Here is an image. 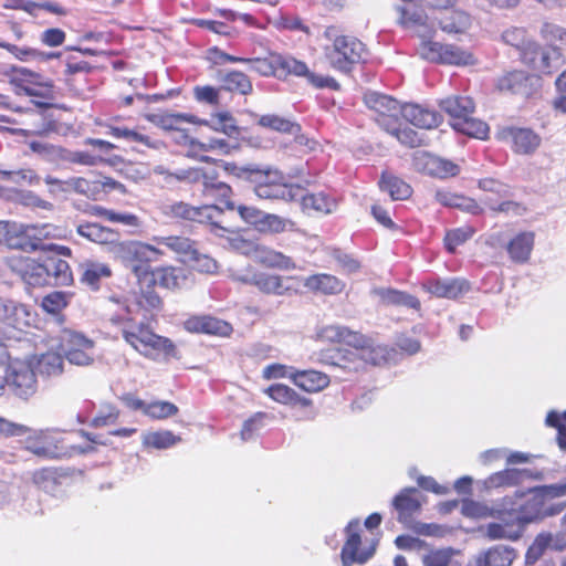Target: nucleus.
<instances>
[{
  "label": "nucleus",
  "instance_id": "13",
  "mask_svg": "<svg viewBox=\"0 0 566 566\" xmlns=\"http://www.w3.org/2000/svg\"><path fill=\"white\" fill-rule=\"evenodd\" d=\"M521 57L533 70L543 74H551L559 67L562 53L556 46L542 49L535 42H530L523 50Z\"/></svg>",
  "mask_w": 566,
  "mask_h": 566
},
{
  "label": "nucleus",
  "instance_id": "22",
  "mask_svg": "<svg viewBox=\"0 0 566 566\" xmlns=\"http://www.w3.org/2000/svg\"><path fill=\"white\" fill-rule=\"evenodd\" d=\"M462 514L471 518L501 517L506 512L512 511V502L509 496H504L489 505L483 502L467 500L462 503Z\"/></svg>",
  "mask_w": 566,
  "mask_h": 566
},
{
  "label": "nucleus",
  "instance_id": "20",
  "mask_svg": "<svg viewBox=\"0 0 566 566\" xmlns=\"http://www.w3.org/2000/svg\"><path fill=\"white\" fill-rule=\"evenodd\" d=\"M499 136L502 140L510 142L517 154H532L541 145V137L530 128L505 127Z\"/></svg>",
  "mask_w": 566,
  "mask_h": 566
},
{
  "label": "nucleus",
  "instance_id": "16",
  "mask_svg": "<svg viewBox=\"0 0 566 566\" xmlns=\"http://www.w3.org/2000/svg\"><path fill=\"white\" fill-rule=\"evenodd\" d=\"M12 230L15 242L23 243L22 247H15L17 249L35 251L43 248L42 241L52 234L53 227L48 223L38 226L13 222Z\"/></svg>",
  "mask_w": 566,
  "mask_h": 566
},
{
  "label": "nucleus",
  "instance_id": "1",
  "mask_svg": "<svg viewBox=\"0 0 566 566\" xmlns=\"http://www.w3.org/2000/svg\"><path fill=\"white\" fill-rule=\"evenodd\" d=\"M566 495V476L557 483L543 484L531 488L526 493L515 492L507 495L512 502L514 515L525 528L527 524L541 522L547 517L558 515L566 507V502H554Z\"/></svg>",
  "mask_w": 566,
  "mask_h": 566
},
{
  "label": "nucleus",
  "instance_id": "56",
  "mask_svg": "<svg viewBox=\"0 0 566 566\" xmlns=\"http://www.w3.org/2000/svg\"><path fill=\"white\" fill-rule=\"evenodd\" d=\"M440 27L448 33H462L470 25V17L462 11H451L440 19Z\"/></svg>",
  "mask_w": 566,
  "mask_h": 566
},
{
  "label": "nucleus",
  "instance_id": "23",
  "mask_svg": "<svg viewBox=\"0 0 566 566\" xmlns=\"http://www.w3.org/2000/svg\"><path fill=\"white\" fill-rule=\"evenodd\" d=\"M76 232L91 242L106 245L112 254H114V245H116L120 239L117 231L98 223H81L76 227Z\"/></svg>",
  "mask_w": 566,
  "mask_h": 566
},
{
  "label": "nucleus",
  "instance_id": "39",
  "mask_svg": "<svg viewBox=\"0 0 566 566\" xmlns=\"http://www.w3.org/2000/svg\"><path fill=\"white\" fill-rule=\"evenodd\" d=\"M323 365L339 368L345 374L356 373L360 369V364L353 359V350L331 349L323 352L319 357Z\"/></svg>",
  "mask_w": 566,
  "mask_h": 566
},
{
  "label": "nucleus",
  "instance_id": "24",
  "mask_svg": "<svg viewBox=\"0 0 566 566\" xmlns=\"http://www.w3.org/2000/svg\"><path fill=\"white\" fill-rule=\"evenodd\" d=\"M201 174L198 178V182L202 184V193L205 197H210L219 200H224L226 208L228 210H234L235 206L228 199L232 195V189L226 182L217 180V174L214 171H206L199 168Z\"/></svg>",
  "mask_w": 566,
  "mask_h": 566
},
{
  "label": "nucleus",
  "instance_id": "50",
  "mask_svg": "<svg viewBox=\"0 0 566 566\" xmlns=\"http://www.w3.org/2000/svg\"><path fill=\"white\" fill-rule=\"evenodd\" d=\"M258 125L279 133L297 134L301 130L298 124L275 114L258 116Z\"/></svg>",
  "mask_w": 566,
  "mask_h": 566
},
{
  "label": "nucleus",
  "instance_id": "2",
  "mask_svg": "<svg viewBox=\"0 0 566 566\" xmlns=\"http://www.w3.org/2000/svg\"><path fill=\"white\" fill-rule=\"evenodd\" d=\"M136 318L130 305H120L106 315L107 322L120 332L125 342L145 357L176 356V347L170 339L155 334L146 323Z\"/></svg>",
  "mask_w": 566,
  "mask_h": 566
},
{
  "label": "nucleus",
  "instance_id": "60",
  "mask_svg": "<svg viewBox=\"0 0 566 566\" xmlns=\"http://www.w3.org/2000/svg\"><path fill=\"white\" fill-rule=\"evenodd\" d=\"M260 226L263 231L282 233L284 231L292 230L294 228V222L277 214L263 213Z\"/></svg>",
  "mask_w": 566,
  "mask_h": 566
},
{
  "label": "nucleus",
  "instance_id": "63",
  "mask_svg": "<svg viewBox=\"0 0 566 566\" xmlns=\"http://www.w3.org/2000/svg\"><path fill=\"white\" fill-rule=\"evenodd\" d=\"M30 148L49 161L63 160L64 148L43 142H31Z\"/></svg>",
  "mask_w": 566,
  "mask_h": 566
},
{
  "label": "nucleus",
  "instance_id": "15",
  "mask_svg": "<svg viewBox=\"0 0 566 566\" xmlns=\"http://www.w3.org/2000/svg\"><path fill=\"white\" fill-rule=\"evenodd\" d=\"M8 264L29 285L41 286L50 283L44 263L23 255H12L8 259Z\"/></svg>",
  "mask_w": 566,
  "mask_h": 566
},
{
  "label": "nucleus",
  "instance_id": "18",
  "mask_svg": "<svg viewBox=\"0 0 566 566\" xmlns=\"http://www.w3.org/2000/svg\"><path fill=\"white\" fill-rule=\"evenodd\" d=\"M32 322L29 308L13 300L0 297V323L17 331H23Z\"/></svg>",
  "mask_w": 566,
  "mask_h": 566
},
{
  "label": "nucleus",
  "instance_id": "11",
  "mask_svg": "<svg viewBox=\"0 0 566 566\" xmlns=\"http://www.w3.org/2000/svg\"><path fill=\"white\" fill-rule=\"evenodd\" d=\"M8 387L20 398H28L36 391V378L31 365L13 359L7 367Z\"/></svg>",
  "mask_w": 566,
  "mask_h": 566
},
{
  "label": "nucleus",
  "instance_id": "37",
  "mask_svg": "<svg viewBox=\"0 0 566 566\" xmlns=\"http://www.w3.org/2000/svg\"><path fill=\"white\" fill-rule=\"evenodd\" d=\"M292 277H283L277 274L259 272L254 277V286L264 294L283 296L291 293L292 289L286 285V281Z\"/></svg>",
  "mask_w": 566,
  "mask_h": 566
},
{
  "label": "nucleus",
  "instance_id": "55",
  "mask_svg": "<svg viewBox=\"0 0 566 566\" xmlns=\"http://www.w3.org/2000/svg\"><path fill=\"white\" fill-rule=\"evenodd\" d=\"M114 306L119 308L120 305H130L134 310V315H138L142 310L150 311L159 308L161 305V300L159 295H157L154 291L147 290L140 294V296L136 297L134 302L128 303H119L117 301H111Z\"/></svg>",
  "mask_w": 566,
  "mask_h": 566
},
{
  "label": "nucleus",
  "instance_id": "57",
  "mask_svg": "<svg viewBox=\"0 0 566 566\" xmlns=\"http://www.w3.org/2000/svg\"><path fill=\"white\" fill-rule=\"evenodd\" d=\"M386 132L394 135L402 145L411 148L419 147L424 144V139L421 134H418L409 127L401 128L399 120L395 122L392 127L387 128Z\"/></svg>",
  "mask_w": 566,
  "mask_h": 566
},
{
  "label": "nucleus",
  "instance_id": "48",
  "mask_svg": "<svg viewBox=\"0 0 566 566\" xmlns=\"http://www.w3.org/2000/svg\"><path fill=\"white\" fill-rule=\"evenodd\" d=\"M82 271V281L87 285L96 289L99 280L111 276V269L105 263L95 261H85L80 265Z\"/></svg>",
  "mask_w": 566,
  "mask_h": 566
},
{
  "label": "nucleus",
  "instance_id": "36",
  "mask_svg": "<svg viewBox=\"0 0 566 566\" xmlns=\"http://www.w3.org/2000/svg\"><path fill=\"white\" fill-rule=\"evenodd\" d=\"M316 336L324 342L346 343L349 346L363 344V335L342 325L323 326L317 331Z\"/></svg>",
  "mask_w": 566,
  "mask_h": 566
},
{
  "label": "nucleus",
  "instance_id": "33",
  "mask_svg": "<svg viewBox=\"0 0 566 566\" xmlns=\"http://www.w3.org/2000/svg\"><path fill=\"white\" fill-rule=\"evenodd\" d=\"M417 494L418 491L416 489L407 488L395 496L392 504L398 512L399 522L409 523L412 515L420 510L421 503Z\"/></svg>",
  "mask_w": 566,
  "mask_h": 566
},
{
  "label": "nucleus",
  "instance_id": "49",
  "mask_svg": "<svg viewBox=\"0 0 566 566\" xmlns=\"http://www.w3.org/2000/svg\"><path fill=\"white\" fill-rule=\"evenodd\" d=\"M154 241L158 245H164L178 254L195 258V255L197 253V250L195 248V242L185 237H178V235L155 237Z\"/></svg>",
  "mask_w": 566,
  "mask_h": 566
},
{
  "label": "nucleus",
  "instance_id": "5",
  "mask_svg": "<svg viewBox=\"0 0 566 566\" xmlns=\"http://www.w3.org/2000/svg\"><path fill=\"white\" fill-rule=\"evenodd\" d=\"M164 252L151 244L144 243L137 240L118 241L114 245L113 256L119 260L125 266L133 270V272L140 276L148 272V265L153 262H158Z\"/></svg>",
  "mask_w": 566,
  "mask_h": 566
},
{
  "label": "nucleus",
  "instance_id": "64",
  "mask_svg": "<svg viewBox=\"0 0 566 566\" xmlns=\"http://www.w3.org/2000/svg\"><path fill=\"white\" fill-rule=\"evenodd\" d=\"M546 424L557 429V443L563 451H566V411L563 415L556 411L548 412Z\"/></svg>",
  "mask_w": 566,
  "mask_h": 566
},
{
  "label": "nucleus",
  "instance_id": "21",
  "mask_svg": "<svg viewBox=\"0 0 566 566\" xmlns=\"http://www.w3.org/2000/svg\"><path fill=\"white\" fill-rule=\"evenodd\" d=\"M415 165L418 170L442 179L454 177L460 172L457 164L429 153H418L415 157Z\"/></svg>",
  "mask_w": 566,
  "mask_h": 566
},
{
  "label": "nucleus",
  "instance_id": "25",
  "mask_svg": "<svg viewBox=\"0 0 566 566\" xmlns=\"http://www.w3.org/2000/svg\"><path fill=\"white\" fill-rule=\"evenodd\" d=\"M547 548L559 552L564 551L566 548V533L560 531L555 534H538L526 552V560L528 563L536 562Z\"/></svg>",
  "mask_w": 566,
  "mask_h": 566
},
{
  "label": "nucleus",
  "instance_id": "52",
  "mask_svg": "<svg viewBox=\"0 0 566 566\" xmlns=\"http://www.w3.org/2000/svg\"><path fill=\"white\" fill-rule=\"evenodd\" d=\"M181 441L179 436H175L171 431H151L143 434V444L147 448L168 449Z\"/></svg>",
  "mask_w": 566,
  "mask_h": 566
},
{
  "label": "nucleus",
  "instance_id": "44",
  "mask_svg": "<svg viewBox=\"0 0 566 566\" xmlns=\"http://www.w3.org/2000/svg\"><path fill=\"white\" fill-rule=\"evenodd\" d=\"M109 134L116 138H124L128 142H135L145 145L148 148L160 150L165 148V143L153 138L151 136L142 134L137 129H129L127 127L111 126Z\"/></svg>",
  "mask_w": 566,
  "mask_h": 566
},
{
  "label": "nucleus",
  "instance_id": "53",
  "mask_svg": "<svg viewBox=\"0 0 566 566\" xmlns=\"http://www.w3.org/2000/svg\"><path fill=\"white\" fill-rule=\"evenodd\" d=\"M0 48L6 49L17 59L24 62L36 60H50L60 56V53H45L35 49L18 46L2 41H0Z\"/></svg>",
  "mask_w": 566,
  "mask_h": 566
},
{
  "label": "nucleus",
  "instance_id": "34",
  "mask_svg": "<svg viewBox=\"0 0 566 566\" xmlns=\"http://www.w3.org/2000/svg\"><path fill=\"white\" fill-rule=\"evenodd\" d=\"M526 476L525 470L505 469L495 472L481 481L483 490L491 491L493 489L511 488L521 484Z\"/></svg>",
  "mask_w": 566,
  "mask_h": 566
},
{
  "label": "nucleus",
  "instance_id": "42",
  "mask_svg": "<svg viewBox=\"0 0 566 566\" xmlns=\"http://www.w3.org/2000/svg\"><path fill=\"white\" fill-rule=\"evenodd\" d=\"M534 245V233L522 232L514 237L507 244V253L512 261L524 263L530 259Z\"/></svg>",
  "mask_w": 566,
  "mask_h": 566
},
{
  "label": "nucleus",
  "instance_id": "7",
  "mask_svg": "<svg viewBox=\"0 0 566 566\" xmlns=\"http://www.w3.org/2000/svg\"><path fill=\"white\" fill-rule=\"evenodd\" d=\"M159 209L168 219L209 222L213 226H219L218 218L222 214V209L216 205L195 207L184 201H166Z\"/></svg>",
  "mask_w": 566,
  "mask_h": 566
},
{
  "label": "nucleus",
  "instance_id": "35",
  "mask_svg": "<svg viewBox=\"0 0 566 566\" xmlns=\"http://www.w3.org/2000/svg\"><path fill=\"white\" fill-rule=\"evenodd\" d=\"M352 346L354 347L353 359L360 364V368H363L364 364L379 365L387 359V348L369 343L364 336L363 344Z\"/></svg>",
  "mask_w": 566,
  "mask_h": 566
},
{
  "label": "nucleus",
  "instance_id": "43",
  "mask_svg": "<svg viewBox=\"0 0 566 566\" xmlns=\"http://www.w3.org/2000/svg\"><path fill=\"white\" fill-rule=\"evenodd\" d=\"M27 443V449L38 457L56 459L65 454L46 432H40L35 439H29Z\"/></svg>",
  "mask_w": 566,
  "mask_h": 566
},
{
  "label": "nucleus",
  "instance_id": "31",
  "mask_svg": "<svg viewBox=\"0 0 566 566\" xmlns=\"http://www.w3.org/2000/svg\"><path fill=\"white\" fill-rule=\"evenodd\" d=\"M516 558L514 548L505 545H494L475 557L476 566H511Z\"/></svg>",
  "mask_w": 566,
  "mask_h": 566
},
{
  "label": "nucleus",
  "instance_id": "4",
  "mask_svg": "<svg viewBox=\"0 0 566 566\" xmlns=\"http://www.w3.org/2000/svg\"><path fill=\"white\" fill-rule=\"evenodd\" d=\"M323 35L329 42L323 51L332 69L347 74L355 65L367 61L368 50L358 38L345 34L333 25L327 27Z\"/></svg>",
  "mask_w": 566,
  "mask_h": 566
},
{
  "label": "nucleus",
  "instance_id": "3",
  "mask_svg": "<svg viewBox=\"0 0 566 566\" xmlns=\"http://www.w3.org/2000/svg\"><path fill=\"white\" fill-rule=\"evenodd\" d=\"M244 63H249L251 70L262 76L282 78L294 75L306 78L307 83L316 88L329 87L337 90L339 87L335 78L312 72L305 62L296 60L292 55L272 52L265 57L245 59Z\"/></svg>",
  "mask_w": 566,
  "mask_h": 566
},
{
  "label": "nucleus",
  "instance_id": "47",
  "mask_svg": "<svg viewBox=\"0 0 566 566\" xmlns=\"http://www.w3.org/2000/svg\"><path fill=\"white\" fill-rule=\"evenodd\" d=\"M273 400L283 405H301L310 406L311 400L298 396L292 388L286 385L275 384L264 390Z\"/></svg>",
  "mask_w": 566,
  "mask_h": 566
},
{
  "label": "nucleus",
  "instance_id": "10",
  "mask_svg": "<svg viewBox=\"0 0 566 566\" xmlns=\"http://www.w3.org/2000/svg\"><path fill=\"white\" fill-rule=\"evenodd\" d=\"M366 106L376 113L375 120L382 128L392 127L402 116V106L388 95L378 92H367L364 95Z\"/></svg>",
  "mask_w": 566,
  "mask_h": 566
},
{
  "label": "nucleus",
  "instance_id": "8",
  "mask_svg": "<svg viewBox=\"0 0 566 566\" xmlns=\"http://www.w3.org/2000/svg\"><path fill=\"white\" fill-rule=\"evenodd\" d=\"M233 242L235 249L240 250L243 254L250 256L253 261L265 268L277 269L281 271H292L297 269V265L292 258L283 254L282 252L243 239H234Z\"/></svg>",
  "mask_w": 566,
  "mask_h": 566
},
{
  "label": "nucleus",
  "instance_id": "32",
  "mask_svg": "<svg viewBox=\"0 0 566 566\" xmlns=\"http://www.w3.org/2000/svg\"><path fill=\"white\" fill-rule=\"evenodd\" d=\"M297 200L301 201L302 209L307 212L315 211L328 214L334 212L337 208V200L335 198H332L324 192L306 193L301 186Z\"/></svg>",
  "mask_w": 566,
  "mask_h": 566
},
{
  "label": "nucleus",
  "instance_id": "9",
  "mask_svg": "<svg viewBox=\"0 0 566 566\" xmlns=\"http://www.w3.org/2000/svg\"><path fill=\"white\" fill-rule=\"evenodd\" d=\"M94 342L83 334L64 331L61 337V348L65 358L72 365L90 366L94 361Z\"/></svg>",
  "mask_w": 566,
  "mask_h": 566
},
{
  "label": "nucleus",
  "instance_id": "14",
  "mask_svg": "<svg viewBox=\"0 0 566 566\" xmlns=\"http://www.w3.org/2000/svg\"><path fill=\"white\" fill-rule=\"evenodd\" d=\"M541 78L523 71H513L502 75L496 86L502 92H510L523 97L533 96L541 88Z\"/></svg>",
  "mask_w": 566,
  "mask_h": 566
},
{
  "label": "nucleus",
  "instance_id": "51",
  "mask_svg": "<svg viewBox=\"0 0 566 566\" xmlns=\"http://www.w3.org/2000/svg\"><path fill=\"white\" fill-rule=\"evenodd\" d=\"M452 127L462 134L479 139H485L489 134L488 124L474 118L472 115L465 116L461 120H457L452 124Z\"/></svg>",
  "mask_w": 566,
  "mask_h": 566
},
{
  "label": "nucleus",
  "instance_id": "12",
  "mask_svg": "<svg viewBox=\"0 0 566 566\" xmlns=\"http://www.w3.org/2000/svg\"><path fill=\"white\" fill-rule=\"evenodd\" d=\"M420 54L431 62H439L451 65H470L474 63L473 55L452 44L439 42H423Z\"/></svg>",
  "mask_w": 566,
  "mask_h": 566
},
{
  "label": "nucleus",
  "instance_id": "45",
  "mask_svg": "<svg viewBox=\"0 0 566 566\" xmlns=\"http://www.w3.org/2000/svg\"><path fill=\"white\" fill-rule=\"evenodd\" d=\"M379 186L392 200H406L412 193V189L407 182L388 172L382 174Z\"/></svg>",
  "mask_w": 566,
  "mask_h": 566
},
{
  "label": "nucleus",
  "instance_id": "54",
  "mask_svg": "<svg viewBox=\"0 0 566 566\" xmlns=\"http://www.w3.org/2000/svg\"><path fill=\"white\" fill-rule=\"evenodd\" d=\"M147 119L155 124L156 126L174 132L177 127L184 123H197L195 116L188 114H150L147 116Z\"/></svg>",
  "mask_w": 566,
  "mask_h": 566
},
{
  "label": "nucleus",
  "instance_id": "58",
  "mask_svg": "<svg viewBox=\"0 0 566 566\" xmlns=\"http://www.w3.org/2000/svg\"><path fill=\"white\" fill-rule=\"evenodd\" d=\"M63 365V357L57 353H45L38 359L39 373L46 376H57L62 374Z\"/></svg>",
  "mask_w": 566,
  "mask_h": 566
},
{
  "label": "nucleus",
  "instance_id": "46",
  "mask_svg": "<svg viewBox=\"0 0 566 566\" xmlns=\"http://www.w3.org/2000/svg\"><path fill=\"white\" fill-rule=\"evenodd\" d=\"M48 281L54 280L55 284L67 285L72 282V272L69 263L59 256H50L44 260Z\"/></svg>",
  "mask_w": 566,
  "mask_h": 566
},
{
  "label": "nucleus",
  "instance_id": "61",
  "mask_svg": "<svg viewBox=\"0 0 566 566\" xmlns=\"http://www.w3.org/2000/svg\"><path fill=\"white\" fill-rule=\"evenodd\" d=\"M70 295L65 292L54 291L42 298V308L50 314H57L69 304Z\"/></svg>",
  "mask_w": 566,
  "mask_h": 566
},
{
  "label": "nucleus",
  "instance_id": "26",
  "mask_svg": "<svg viewBox=\"0 0 566 566\" xmlns=\"http://www.w3.org/2000/svg\"><path fill=\"white\" fill-rule=\"evenodd\" d=\"M424 289L437 297L454 300L470 290V283L464 279H437L428 281Z\"/></svg>",
  "mask_w": 566,
  "mask_h": 566
},
{
  "label": "nucleus",
  "instance_id": "40",
  "mask_svg": "<svg viewBox=\"0 0 566 566\" xmlns=\"http://www.w3.org/2000/svg\"><path fill=\"white\" fill-rule=\"evenodd\" d=\"M440 107L451 117V125L474 113V103L468 96H451L440 102Z\"/></svg>",
  "mask_w": 566,
  "mask_h": 566
},
{
  "label": "nucleus",
  "instance_id": "28",
  "mask_svg": "<svg viewBox=\"0 0 566 566\" xmlns=\"http://www.w3.org/2000/svg\"><path fill=\"white\" fill-rule=\"evenodd\" d=\"M185 328L190 333H205L227 336L231 333L230 324L212 316H193L185 322Z\"/></svg>",
  "mask_w": 566,
  "mask_h": 566
},
{
  "label": "nucleus",
  "instance_id": "6",
  "mask_svg": "<svg viewBox=\"0 0 566 566\" xmlns=\"http://www.w3.org/2000/svg\"><path fill=\"white\" fill-rule=\"evenodd\" d=\"M283 175L277 170H255L254 192L261 199L295 201L300 186L283 182Z\"/></svg>",
  "mask_w": 566,
  "mask_h": 566
},
{
  "label": "nucleus",
  "instance_id": "27",
  "mask_svg": "<svg viewBox=\"0 0 566 566\" xmlns=\"http://www.w3.org/2000/svg\"><path fill=\"white\" fill-rule=\"evenodd\" d=\"M402 117L413 126L421 129L436 128L441 120V117L437 112L418 104L403 105Z\"/></svg>",
  "mask_w": 566,
  "mask_h": 566
},
{
  "label": "nucleus",
  "instance_id": "19",
  "mask_svg": "<svg viewBox=\"0 0 566 566\" xmlns=\"http://www.w3.org/2000/svg\"><path fill=\"white\" fill-rule=\"evenodd\" d=\"M497 522L489 523L484 528V536L490 541H512L522 537L524 528L514 515L503 514L495 517Z\"/></svg>",
  "mask_w": 566,
  "mask_h": 566
},
{
  "label": "nucleus",
  "instance_id": "59",
  "mask_svg": "<svg viewBox=\"0 0 566 566\" xmlns=\"http://www.w3.org/2000/svg\"><path fill=\"white\" fill-rule=\"evenodd\" d=\"M224 88L230 92H239L248 95L252 92V83L248 75L239 71L228 73L223 78Z\"/></svg>",
  "mask_w": 566,
  "mask_h": 566
},
{
  "label": "nucleus",
  "instance_id": "17",
  "mask_svg": "<svg viewBox=\"0 0 566 566\" xmlns=\"http://www.w3.org/2000/svg\"><path fill=\"white\" fill-rule=\"evenodd\" d=\"M359 521L349 522L346 527L347 541L342 549V562L344 566L353 564H365L374 554V549L359 551L360 535L358 533Z\"/></svg>",
  "mask_w": 566,
  "mask_h": 566
},
{
  "label": "nucleus",
  "instance_id": "30",
  "mask_svg": "<svg viewBox=\"0 0 566 566\" xmlns=\"http://www.w3.org/2000/svg\"><path fill=\"white\" fill-rule=\"evenodd\" d=\"M303 284L307 290L325 295L340 294L345 289L342 280L327 273L310 275L304 279Z\"/></svg>",
  "mask_w": 566,
  "mask_h": 566
},
{
  "label": "nucleus",
  "instance_id": "41",
  "mask_svg": "<svg viewBox=\"0 0 566 566\" xmlns=\"http://www.w3.org/2000/svg\"><path fill=\"white\" fill-rule=\"evenodd\" d=\"M151 174L161 176L163 181L167 187L175 186L178 182L197 184L198 178L201 175L199 172V168L177 169L171 171L164 165L155 166L151 169Z\"/></svg>",
  "mask_w": 566,
  "mask_h": 566
},
{
  "label": "nucleus",
  "instance_id": "38",
  "mask_svg": "<svg viewBox=\"0 0 566 566\" xmlns=\"http://www.w3.org/2000/svg\"><path fill=\"white\" fill-rule=\"evenodd\" d=\"M370 294L384 305H399L415 310L420 307V302L417 297L398 290L375 287L370 291Z\"/></svg>",
  "mask_w": 566,
  "mask_h": 566
},
{
  "label": "nucleus",
  "instance_id": "62",
  "mask_svg": "<svg viewBox=\"0 0 566 566\" xmlns=\"http://www.w3.org/2000/svg\"><path fill=\"white\" fill-rule=\"evenodd\" d=\"M177 412V406L168 401L150 402L144 408V413L153 419H166Z\"/></svg>",
  "mask_w": 566,
  "mask_h": 566
},
{
  "label": "nucleus",
  "instance_id": "29",
  "mask_svg": "<svg viewBox=\"0 0 566 566\" xmlns=\"http://www.w3.org/2000/svg\"><path fill=\"white\" fill-rule=\"evenodd\" d=\"M290 378L295 386L307 392H318L331 382L327 374L314 369L295 370L290 375Z\"/></svg>",
  "mask_w": 566,
  "mask_h": 566
}]
</instances>
